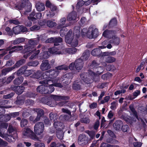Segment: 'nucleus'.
I'll use <instances>...</instances> for the list:
<instances>
[{
	"label": "nucleus",
	"instance_id": "obj_1",
	"mask_svg": "<svg viewBox=\"0 0 147 147\" xmlns=\"http://www.w3.org/2000/svg\"><path fill=\"white\" fill-rule=\"evenodd\" d=\"M42 84L39 86L37 89V91L42 94H47L51 93L55 90L53 86L61 87L62 85L60 83H55L53 80L52 82L49 78V79L44 80L40 82Z\"/></svg>",
	"mask_w": 147,
	"mask_h": 147
},
{
	"label": "nucleus",
	"instance_id": "obj_2",
	"mask_svg": "<svg viewBox=\"0 0 147 147\" xmlns=\"http://www.w3.org/2000/svg\"><path fill=\"white\" fill-rule=\"evenodd\" d=\"M80 29L79 26L75 27L74 28V34H72L71 30L69 31L65 37V41L67 43L74 47H76L78 45V40L77 38L80 36Z\"/></svg>",
	"mask_w": 147,
	"mask_h": 147
},
{
	"label": "nucleus",
	"instance_id": "obj_3",
	"mask_svg": "<svg viewBox=\"0 0 147 147\" xmlns=\"http://www.w3.org/2000/svg\"><path fill=\"white\" fill-rule=\"evenodd\" d=\"M37 42H35L33 40H30L29 41V43L30 45L28 46H26L25 47L24 50V58H26L27 57L31 55L30 57L31 59L36 58L37 55L40 52L39 50L38 49L36 50L32 45L37 44Z\"/></svg>",
	"mask_w": 147,
	"mask_h": 147
},
{
	"label": "nucleus",
	"instance_id": "obj_4",
	"mask_svg": "<svg viewBox=\"0 0 147 147\" xmlns=\"http://www.w3.org/2000/svg\"><path fill=\"white\" fill-rule=\"evenodd\" d=\"M68 69L67 67H66L64 65H61L58 66L56 67V69L57 70L55 71L54 70H49V71H47L44 73L42 76L41 78L42 79H45V80H47L49 79V78L50 79V80H51L52 82L53 80V81H54L55 83H57L56 82L58 80L57 79H53L54 78H53V76H52L54 75V77H56L57 76L58 74V72L59 71V70H67Z\"/></svg>",
	"mask_w": 147,
	"mask_h": 147
},
{
	"label": "nucleus",
	"instance_id": "obj_5",
	"mask_svg": "<svg viewBox=\"0 0 147 147\" xmlns=\"http://www.w3.org/2000/svg\"><path fill=\"white\" fill-rule=\"evenodd\" d=\"M0 136L9 142L14 141L18 137L16 129L11 125L9 127L7 134H2L0 132Z\"/></svg>",
	"mask_w": 147,
	"mask_h": 147
},
{
	"label": "nucleus",
	"instance_id": "obj_6",
	"mask_svg": "<svg viewBox=\"0 0 147 147\" xmlns=\"http://www.w3.org/2000/svg\"><path fill=\"white\" fill-rule=\"evenodd\" d=\"M82 35L86 34L89 38H94L97 36L98 34V30L94 26H90L88 30L84 28L81 32Z\"/></svg>",
	"mask_w": 147,
	"mask_h": 147
},
{
	"label": "nucleus",
	"instance_id": "obj_7",
	"mask_svg": "<svg viewBox=\"0 0 147 147\" xmlns=\"http://www.w3.org/2000/svg\"><path fill=\"white\" fill-rule=\"evenodd\" d=\"M100 72H99V71H98L96 74L92 71H90L89 74L85 73H83L81 75L80 77L81 79L85 83H90L93 81V78L94 76L95 77L96 75H100Z\"/></svg>",
	"mask_w": 147,
	"mask_h": 147
},
{
	"label": "nucleus",
	"instance_id": "obj_8",
	"mask_svg": "<svg viewBox=\"0 0 147 147\" xmlns=\"http://www.w3.org/2000/svg\"><path fill=\"white\" fill-rule=\"evenodd\" d=\"M51 53L55 54H61V52L58 51L55 47H53L49 49L47 51H44L41 53L40 54V59H46L49 57Z\"/></svg>",
	"mask_w": 147,
	"mask_h": 147
},
{
	"label": "nucleus",
	"instance_id": "obj_9",
	"mask_svg": "<svg viewBox=\"0 0 147 147\" xmlns=\"http://www.w3.org/2000/svg\"><path fill=\"white\" fill-rule=\"evenodd\" d=\"M23 135L24 137H28L35 140H39V139L34 134L33 132L29 128H24L23 129Z\"/></svg>",
	"mask_w": 147,
	"mask_h": 147
},
{
	"label": "nucleus",
	"instance_id": "obj_10",
	"mask_svg": "<svg viewBox=\"0 0 147 147\" xmlns=\"http://www.w3.org/2000/svg\"><path fill=\"white\" fill-rule=\"evenodd\" d=\"M44 125L43 123L39 122L36 123L34 127V131L37 135H40L44 131Z\"/></svg>",
	"mask_w": 147,
	"mask_h": 147
},
{
	"label": "nucleus",
	"instance_id": "obj_11",
	"mask_svg": "<svg viewBox=\"0 0 147 147\" xmlns=\"http://www.w3.org/2000/svg\"><path fill=\"white\" fill-rule=\"evenodd\" d=\"M87 138L84 135H80L78 138V144L80 145H83L87 143Z\"/></svg>",
	"mask_w": 147,
	"mask_h": 147
},
{
	"label": "nucleus",
	"instance_id": "obj_12",
	"mask_svg": "<svg viewBox=\"0 0 147 147\" xmlns=\"http://www.w3.org/2000/svg\"><path fill=\"white\" fill-rule=\"evenodd\" d=\"M50 9L51 10V11H47L45 12V13L46 14L47 17L48 18H51L53 16L55 15V13L53 12L56 9V7L53 4L51 5V6L50 7Z\"/></svg>",
	"mask_w": 147,
	"mask_h": 147
},
{
	"label": "nucleus",
	"instance_id": "obj_13",
	"mask_svg": "<svg viewBox=\"0 0 147 147\" xmlns=\"http://www.w3.org/2000/svg\"><path fill=\"white\" fill-rule=\"evenodd\" d=\"M75 67L77 70H80L83 66V60L81 59L76 60L75 62Z\"/></svg>",
	"mask_w": 147,
	"mask_h": 147
},
{
	"label": "nucleus",
	"instance_id": "obj_14",
	"mask_svg": "<svg viewBox=\"0 0 147 147\" xmlns=\"http://www.w3.org/2000/svg\"><path fill=\"white\" fill-rule=\"evenodd\" d=\"M109 42L111 43H113L115 45H118L120 43V38L116 35H113L110 38Z\"/></svg>",
	"mask_w": 147,
	"mask_h": 147
},
{
	"label": "nucleus",
	"instance_id": "obj_15",
	"mask_svg": "<svg viewBox=\"0 0 147 147\" xmlns=\"http://www.w3.org/2000/svg\"><path fill=\"white\" fill-rule=\"evenodd\" d=\"M115 34V32L110 30H106L103 33L102 36L105 37L110 39L113 35Z\"/></svg>",
	"mask_w": 147,
	"mask_h": 147
},
{
	"label": "nucleus",
	"instance_id": "obj_16",
	"mask_svg": "<svg viewBox=\"0 0 147 147\" xmlns=\"http://www.w3.org/2000/svg\"><path fill=\"white\" fill-rule=\"evenodd\" d=\"M109 40L105 41L102 43V46H99V48L100 49H105L107 47L108 49H110L112 47V46L110 43Z\"/></svg>",
	"mask_w": 147,
	"mask_h": 147
},
{
	"label": "nucleus",
	"instance_id": "obj_17",
	"mask_svg": "<svg viewBox=\"0 0 147 147\" xmlns=\"http://www.w3.org/2000/svg\"><path fill=\"white\" fill-rule=\"evenodd\" d=\"M25 5L26 6L25 7H27L28 9L27 11L30 12L31 10V3L28 0H25L21 5V8L20 9H21L22 8L24 7Z\"/></svg>",
	"mask_w": 147,
	"mask_h": 147
},
{
	"label": "nucleus",
	"instance_id": "obj_18",
	"mask_svg": "<svg viewBox=\"0 0 147 147\" xmlns=\"http://www.w3.org/2000/svg\"><path fill=\"white\" fill-rule=\"evenodd\" d=\"M76 13L75 11H73L70 13L67 16V20L70 21L71 20H76L78 18L77 17Z\"/></svg>",
	"mask_w": 147,
	"mask_h": 147
},
{
	"label": "nucleus",
	"instance_id": "obj_19",
	"mask_svg": "<svg viewBox=\"0 0 147 147\" xmlns=\"http://www.w3.org/2000/svg\"><path fill=\"white\" fill-rule=\"evenodd\" d=\"M50 67L48 63L47 60H45L42 61L41 65L40 68L42 70H45L49 68Z\"/></svg>",
	"mask_w": 147,
	"mask_h": 147
},
{
	"label": "nucleus",
	"instance_id": "obj_20",
	"mask_svg": "<svg viewBox=\"0 0 147 147\" xmlns=\"http://www.w3.org/2000/svg\"><path fill=\"white\" fill-rule=\"evenodd\" d=\"M66 22V19L65 18L63 17L61 18L60 20L59 24L58 26V28L60 29L61 28H65L67 26L66 24H65Z\"/></svg>",
	"mask_w": 147,
	"mask_h": 147
},
{
	"label": "nucleus",
	"instance_id": "obj_21",
	"mask_svg": "<svg viewBox=\"0 0 147 147\" xmlns=\"http://www.w3.org/2000/svg\"><path fill=\"white\" fill-rule=\"evenodd\" d=\"M11 116L10 115H0V121H7L10 120Z\"/></svg>",
	"mask_w": 147,
	"mask_h": 147
},
{
	"label": "nucleus",
	"instance_id": "obj_22",
	"mask_svg": "<svg viewBox=\"0 0 147 147\" xmlns=\"http://www.w3.org/2000/svg\"><path fill=\"white\" fill-rule=\"evenodd\" d=\"M123 124L121 121H116L115 123L114 124L113 126L116 128L117 130H119L121 129Z\"/></svg>",
	"mask_w": 147,
	"mask_h": 147
},
{
	"label": "nucleus",
	"instance_id": "obj_23",
	"mask_svg": "<svg viewBox=\"0 0 147 147\" xmlns=\"http://www.w3.org/2000/svg\"><path fill=\"white\" fill-rule=\"evenodd\" d=\"M36 7L37 10L38 11H42L45 9L44 4L40 2L36 3Z\"/></svg>",
	"mask_w": 147,
	"mask_h": 147
},
{
	"label": "nucleus",
	"instance_id": "obj_24",
	"mask_svg": "<svg viewBox=\"0 0 147 147\" xmlns=\"http://www.w3.org/2000/svg\"><path fill=\"white\" fill-rule=\"evenodd\" d=\"M51 96L52 98H53L56 101L66 100L68 98L67 97L59 96L54 95H52Z\"/></svg>",
	"mask_w": 147,
	"mask_h": 147
},
{
	"label": "nucleus",
	"instance_id": "obj_25",
	"mask_svg": "<svg viewBox=\"0 0 147 147\" xmlns=\"http://www.w3.org/2000/svg\"><path fill=\"white\" fill-rule=\"evenodd\" d=\"M36 112H37V116L36 119V120H34V122L38 121L40 117L43 115L44 114L43 111L41 109H36Z\"/></svg>",
	"mask_w": 147,
	"mask_h": 147
},
{
	"label": "nucleus",
	"instance_id": "obj_26",
	"mask_svg": "<svg viewBox=\"0 0 147 147\" xmlns=\"http://www.w3.org/2000/svg\"><path fill=\"white\" fill-rule=\"evenodd\" d=\"M15 49V50H17V51H20L22 50L23 49V47L22 46H18V47H10L9 48H8V49L7 50H5L3 52V53L1 54V55H4L5 54L7 53V52L8 51L7 50H10L11 49Z\"/></svg>",
	"mask_w": 147,
	"mask_h": 147
},
{
	"label": "nucleus",
	"instance_id": "obj_27",
	"mask_svg": "<svg viewBox=\"0 0 147 147\" xmlns=\"http://www.w3.org/2000/svg\"><path fill=\"white\" fill-rule=\"evenodd\" d=\"M21 26H18L13 28V32L15 34H17L21 32Z\"/></svg>",
	"mask_w": 147,
	"mask_h": 147
},
{
	"label": "nucleus",
	"instance_id": "obj_28",
	"mask_svg": "<svg viewBox=\"0 0 147 147\" xmlns=\"http://www.w3.org/2000/svg\"><path fill=\"white\" fill-rule=\"evenodd\" d=\"M63 124L62 123L58 121H55L54 123V125L56 129H59L61 130L63 128L62 126Z\"/></svg>",
	"mask_w": 147,
	"mask_h": 147
},
{
	"label": "nucleus",
	"instance_id": "obj_29",
	"mask_svg": "<svg viewBox=\"0 0 147 147\" xmlns=\"http://www.w3.org/2000/svg\"><path fill=\"white\" fill-rule=\"evenodd\" d=\"M66 52L70 54H74L77 51V49L76 48H69L65 49Z\"/></svg>",
	"mask_w": 147,
	"mask_h": 147
},
{
	"label": "nucleus",
	"instance_id": "obj_30",
	"mask_svg": "<svg viewBox=\"0 0 147 147\" xmlns=\"http://www.w3.org/2000/svg\"><path fill=\"white\" fill-rule=\"evenodd\" d=\"M16 92L18 94H21L23 92L24 90V87L23 86H17L16 88Z\"/></svg>",
	"mask_w": 147,
	"mask_h": 147
},
{
	"label": "nucleus",
	"instance_id": "obj_31",
	"mask_svg": "<svg viewBox=\"0 0 147 147\" xmlns=\"http://www.w3.org/2000/svg\"><path fill=\"white\" fill-rule=\"evenodd\" d=\"M23 80V78L22 77H19L16 78L14 81V83L16 84H20Z\"/></svg>",
	"mask_w": 147,
	"mask_h": 147
},
{
	"label": "nucleus",
	"instance_id": "obj_32",
	"mask_svg": "<svg viewBox=\"0 0 147 147\" xmlns=\"http://www.w3.org/2000/svg\"><path fill=\"white\" fill-rule=\"evenodd\" d=\"M25 40L24 38H18L13 41V43L14 44H19L20 43L23 42Z\"/></svg>",
	"mask_w": 147,
	"mask_h": 147
},
{
	"label": "nucleus",
	"instance_id": "obj_33",
	"mask_svg": "<svg viewBox=\"0 0 147 147\" xmlns=\"http://www.w3.org/2000/svg\"><path fill=\"white\" fill-rule=\"evenodd\" d=\"M8 126L7 123H3L0 125V131L2 132L3 131L4 129H6Z\"/></svg>",
	"mask_w": 147,
	"mask_h": 147
},
{
	"label": "nucleus",
	"instance_id": "obj_34",
	"mask_svg": "<svg viewBox=\"0 0 147 147\" xmlns=\"http://www.w3.org/2000/svg\"><path fill=\"white\" fill-rule=\"evenodd\" d=\"M80 82H74L73 86V88L75 90L79 89L80 88Z\"/></svg>",
	"mask_w": 147,
	"mask_h": 147
},
{
	"label": "nucleus",
	"instance_id": "obj_35",
	"mask_svg": "<svg viewBox=\"0 0 147 147\" xmlns=\"http://www.w3.org/2000/svg\"><path fill=\"white\" fill-rule=\"evenodd\" d=\"M100 49L99 48L94 49L92 51V54L93 56L98 55L99 54L98 52H100Z\"/></svg>",
	"mask_w": 147,
	"mask_h": 147
},
{
	"label": "nucleus",
	"instance_id": "obj_36",
	"mask_svg": "<svg viewBox=\"0 0 147 147\" xmlns=\"http://www.w3.org/2000/svg\"><path fill=\"white\" fill-rule=\"evenodd\" d=\"M62 39L60 37L54 38V45L57 46L58 45V43L61 42L62 41Z\"/></svg>",
	"mask_w": 147,
	"mask_h": 147
},
{
	"label": "nucleus",
	"instance_id": "obj_37",
	"mask_svg": "<svg viewBox=\"0 0 147 147\" xmlns=\"http://www.w3.org/2000/svg\"><path fill=\"white\" fill-rule=\"evenodd\" d=\"M35 12H33L28 17V19L32 21H35L36 20V18L35 17Z\"/></svg>",
	"mask_w": 147,
	"mask_h": 147
},
{
	"label": "nucleus",
	"instance_id": "obj_38",
	"mask_svg": "<svg viewBox=\"0 0 147 147\" xmlns=\"http://www.w3.org/2000/svg\"><path fill=\"white\" fill-rule=\"evenodd\" d=\"M47 24L48 27H52L55 25V23L53 21L50 20L47 22Z\"/></svg>",
	"mask_w": 147,
	"mask_h": 147
},
{
	"label": "nucleus",
	"instance_id": "obj_39",
	"mask_svg": "<svg viewBox=\"0 0 147 147\" xmlns=\"http://www.w3.org/2000/svg\"><path fill=\"white\" fill-rule=\"evenodd\" d=\"M57 136L58 138L61 140L62 139L63 137V132L61 131H59L57 132Z\"/></svg>",
	"mask_w": 147,
	"mask_h": 147
},
{
	"label": "nucleus",
	"instance_id": "obj_40",
	"mask_svg": "<svg viewBox=\"0 0 147 147\" xmlns=\"http://www.w3.org/2000/svg\"><path fill=\"white\" fill-rule=\"evenodd\" d=\"M62 29L60 31V35L61 36H63L67 32L66 28H61Z\"/></svg>",
	"mask_w": 147,
	"mask_h": 147
},
{
	"label": "nucleus",
	"instance_id": "obj_41",
	"mask_svg": "<svg viewBox=\"0 0 147 147\" xmlns=\"http://www.w3.org/2000/svg\"><path fill=\"white\" fill-rule=\"evenodd\" d=\"M84 4V1L82 0H79L76 5V7L79 8Z\"/></svg>",
	"mask_w": 147,
	"mask_h": 147
},
{
	"label": "nucleus",
	"instance_id": "obj_42",
	"mask_svg": "<svg viewBox=\"0 0 147 147\" xmlns=\"http://www.w3.org/2000/svg\"><path fill=\"white\" fill-rule=\"evenodd\" d=\"M115 59L114 57H109L107 58L106 61L109 63H112L114 62Z\"/></svg>",
	"mask_w": 147,
	"mask_h": 147
},
{
	"label": "nucleus",
	"instance_id": "obj_43",
	"mask_svg": "<svg viewBox=\"0 0 147 147\" xmlns=\"http://www.w3.org/2000/svg\"><path fill=\"white\" fill-rule=\"evenodd\" d=\"M61 146L63 147H66L65 145L64 144L59 145L57 144H56V143L54 142H52L51 144V147H59Z\"/></svg>",
	"mask_w": 147,
	"mask_h": 147
},
{
	"label": "nucleus",
	"instance_id": "obj_44",
	"mask_svg": "<svg viewBox=\"0 0 147 147\" xmlns=\"http://www.w3.org/2000/svg\"><path fill=\"white\" fill-rule=\"evenodd\" d=\"M28 124V121L25 119H22L20 123L21 126L23 127Z\"/></svg>",
	"mask_w": 147,
	"mask_h": 147
},
{
	"label": "nucleus",
	"instance_id": "obj_45",
	"mask_svg": "<svg viewBox=\"0 0 147 147\" xmlns=\"http://www.w3.org/2000/svg\"><path fill=\"white\" fill-rule=\"evenodd\" d=\"M125 120L130 123H132L133 122L136 121L134 118H133V117H129V118L127 117V118H125Z\"/></svg>",
	"mask_w": 147,
	"mask_h": 147
},
{
	"label": "nucleus",
	"instance_id": "obj_46",
	"mask_svg": "<svg viewBox=\"0 0 147 147\" xmlns=\"http://www.w3.org/2000/svg\"><path fill=\"white\" fill-rule=\"evenodd\" d=\"M25 60L24 59L21 60L20 61H18L15 65V66L16 67H18L20 65L22 64V63H24Z\"/></svg>",
	"mask_w": 147,
	"mask_h": 147
},
{
	"label": "nucleus",
	"instance_id": "obj_47",
	"mask_svg": "<svg viewBox=\"0 0 147 147\" xmlns=\"http://www.w3.org/2000/svg\"><path fill=\"white\" fill-rule=\"evenodd\" d=\"M129 108L130 109L131 111L132 112L133 115L134 117H135L136 119H138V117L137 115V113L135 111L134 109L132 108V107L131 106H129Z\"/></svg>",
	"mask_w": 147,
	"mask_h": 147
},
{
	"label": "nucleus",
	"instance_id": "obj_48",
	"mask_svg": "<svg viewBox=\"0 0 147 147\" xmlns=\"http://www.w3.org/2000/svg\"><path fill=\"white\" fill-rule=\"evenodd\" d=\"M110 98L109 96H107L104 98L103 100H102L101 101V104H103L105 102H108Z\"/></svg>",
	"mask_w": 147,
	"mask_h": 147
},
{
	"label": "nucleus",
	"instance_id": "obj_49",
	"mask_svg": "<svg viewBox=\"0 0 147 147\" xmlns=\"http://www.w3.org/2000/svg\"><path fill=\"white\" fill-rule=\"evenodd\" d=\"M117 23V21L116 18H113L109 22V24L113 26L116 25Z\"/></svg>",
	"mask_w": 147,
	"mask_h": 147
},
{
	"label": "nucleus",
	"instance_id": "obj_50",
	"mask_svg": "<svg viewBox=\"0 0 147 147\" xmlns=\"http://www.w3.org/2000/svg\"><path fill=\"white\" fill-rule=\"evenodd\" d=\"M41 75L40 71H38L35 74L33 75V77L35 78L38 79L40 78Z\"/></svg>",
	"mask_w": 147,
	"mask_h": 147
},
{
	"label": "nucleus",
	"instance_id": "obj_51",
	"mask_svg": "<svg viewBox=\"0 0 147 147\" xmlns=\"http://www.w3.org/2000/svg\"><path fill=\"white\" fill-rule=\"evenodd\" d=\"M102 147H119L118 146L116 145L113 146L108 144L106 143H103L102 144Z\"/></svg>",
	"mask_w": 147,
	"mask_h": 147
},
{
	"label": "nucleus",
	"instance_id": "obj_52",
	"mask_svg": "<svg viewBox=\"0 0 147 147\" xmlns=\"http://www.w3.org/2000/svg\"><path fill=\"white\" fill-rule=\"evenodd\" d=\"M35 147H45L44 144L42 143L37 142L35 144Z\"/></svg>",
	"mask_w": 147,
	"mask_h": 147
},
{
	"label": "nucleus",
	"instance_id": "obj_53",
	"mask_svg": "<svg viewBox=\"0 0 147 147\" xmlns=\"http://www.w3.org/2000/svg\"><path fill=\"white\" fill-rule=\"evenodd\" d=\"M129 129L128 125H125L122 126V131L124 132H126Z\"/></svg>",
	"mask_w": 147,
	"mask_h": 147
},
{
	"label": "nucleus",
	"instance_id": "obj_54",
	"mask_svg": "<svg viewBox=\"0 0 147 147\" xmlns=\"http://www.w3.org/2000/svg\"><path fill=\"white\" fill-rule=\"evenodd\" d=\"M133 144L135 147H140L142 145V143L141 142H134Z\"/></svg>",
	"mask_w": 147,
	"mask_h": 147
},
{
	"label": "nucleus",
	"instance_id": "obj_55",
	"mask_svg": "<svg viewBox=\"0 0 147 147\" xmlns=\"http://www.w3.org/2000/svg\"><path fill=\"white\" fill-rule=\"evenodd\" d=\"M40 27L37 26H34L31 27L30 29L31 31L37 30L40 29Z\"/></svg>",
	"mask_w": 147,
	"mask_h": 147
},
{
	"label": "nucleus",
	"instance_id": "obj_56",
	"mask_svg": "<svg viewBox=\"0 0 147 147\" xmlns=\"http://www.w3.org/2000/svg\"><path fill=\"white\" fill-rule=\"evenodd\" d=\"M81 121L82 122L87 123H88L90 122V121L88 118H85L82 119Z\"/></svg>",
	"mask_w": 147,
	"mask_h": 147
},
{
	"label": "nucleus",
	"instance_id": "obj_57",
	"mask_svg": "<svg viewBox=\"0 0 147 147\" xmlns=\"http://www.w3.org/2000/svg\"><path fill=\"white\" fill-rule=\"evenodd\" d=\"M9 22L10 23H13L15 24H19V21L16 20H9Z\"/></svg>",
	"mask_w": 147,
	"mask_h": 147
},
{
	"label": "nucleus",
	"instance_id": "obj_58",
	"mask_svg": "<svg viewBox=\"0 0 147 147\" xmlns=\"http://www.w3.org/2000/svg\"><path fill=\"white\" fill-rule=\"evenodd\" d=\"M14 76L12 75L9 76L7 80V83H9L14 78Z\"/></svg>",
	"mask_w": 147,
	"mask_h": 147
},
{
	"label": "nucleus",
	"instance_id": "obj_59",
	"mask_svg": "<svg viewBox=\"0 0 147 147\" xmlns=\"http://www.w3.org/2000/svg\"><path fill=\"white\" fill-rule=\"evenodd\" d=\"M100 124L99 121V120H97L94 126V128L95 129H97L99 127Z\"/></svg>",
	"mask_w": 147,
	"mask_h": 147
},
{
	"label": "nucleus",
	"instance_id": "obj_60",
	"mask_svg": "<svg viewBox=\"0 0 147 147\" xmlns=\"http://www.w3.org/2000/svg\"><path fill=\"white\" fill-rule=\"evenodd\" d=\"M49 117L51 121H54L55 120V118L56 119V116H55V115H53V114L52 113H51L50 114Z\"/></svg>",
	"mask_w": 147,
	"mask_h": 147
},
{
	"label": "nucleus",
	"instance_id": "obj_61",
	"mask_svg": "<svg viewBox=\"0 0 147 147\" xmlns=\"http://www.w3.org/2000/svg\"><path fill=\"white\" fill-rule=\"evenodd\" d=\"M111 108L112 109H114L115 108L117 105V103L116 102H114L111 103Z\"/></svg>",
	"mask_w": 147,
	"mask_h": 147
},
{
	"label": "nucleus",
	"instance_id": "obj_62",
	"mask_svg": "<svg viewBox=\"0 0 147 147\" xmlns=\"http://www.w3.org/2000/svg\"><path fill=\"white\" fill-rule=\"evenodd\" d=\"M125 92V90H121V91L117 90L115 92L114 94L115 95H117L120 94L121 93H124Z\"/></svg>",
	"mask_w": 147,
	"mask_h": 147
},
{
	"label": "nucleus",
	"instance_id": "obj_63",
	"mask_svg": "<svg viewBox=\"0 0 147 147\" xmlns=\"http://www.w3.org/2000/svg\"><path fill=\"white\" fill-rule=\"evenodd\" d=\"M75 67V63H71L69 65V69L71 70H74Z\"/></svg>",
	"mask_w": 147,
	"mask_h": 147
},
{
	"label": "nucleus",
	"instance_id": "obj_64",
	"mask_svg": "<svg viewBox=\"0 0 147 147\" xmlns=\"http://www.w3.org/2000/svg\"><path fill=\"white\" fill-rule=\"evenodd\" d=\"M113 116V113L111 111H110L108 115V117L109 119H111Z\"/></svg>",
	"mask_w": 147,
	"mask_h": 147
}]
</instances>
